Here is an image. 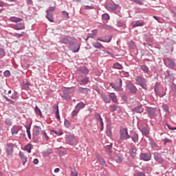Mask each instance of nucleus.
<instances>
[{
	"mask_svg": "<svg viewBox=\"0 0 176 176\" xmlns=\"http://www.w3.org/2000/svg\"><path fill=\"white\" fill-rule=\"evenodd\" d=\"M135 80L138 85H139V86H141L142 89H144L145 90H146L148 85H146V80L144 77L137 76L135 78Z\"/></svg>",
	"mask_w": 176,
	"mask_h": 176,
	"instance_id": "obj_1",
	"label": "nucleus"
},
{
	"mask_svg": "<svg viewBox=\"0 0 176 176\" xmlns=\"http://www.w3.org/2000/svg\"><path fill=\"white\" fill-rule=\"evenodd\" d=\"M56 10V6L50 7L49 10H46V19L50 21V23H53L54 21L53 20V12Z\"/></svg>",
	"mask_w": 176,
	"mask_h": 176,
	"instance_id": "obj_2",
	"label": "nucleus"
},
{
	"mask_svg": "<svg viewBox=\"0 0 176 176\" xmlns=\"http://www.w3.org/2000/svg\"><path fill=\"white\" fill-rule=\"evenodd\" d=\"M130 136L129 135V132L126 128L120 129V140H129Z\"/></svg>",
	"mask_w": 176,
	"mask_h": 176,
	"instance_id": "obj_3",
	"label": "nucleus"
},
{
	"mask_svg": "<svg viewBox=\"0 0 176 176\" xmlns=\"http://www.w3.org/2000/svg\"><path fill=\"white\" fill-rule=\"evenodd\" d=\"M110 86H111V87L116 91H120V90H122V80L120 78L118 79V82L116 84L111 83Z\"/></svg>",
	"mask_w": 176,
	"mask_h": 176,
	"instance_id": "obj_4",
	"label": "nucleus"
},
{
	"mask_svg": "<svg viewBox=\"0 0 176 176\" xmlns=\"http://www.w3.org/2000/svg\"><path fill=\"white\" fill-rule=\"evenodd\" d=\"M140 157L144 162H149L152 159V155L148 153H140Z\"/></svg>",
	"mask_w": 176,
	"mask_h": 176,
	"instance_id": "obj_5",
	"label": "nucleus"
},
{
	"mask_svg": "<svg viewBox=\"0 0 176 176\" xmlns=\"http://www.w3.org/2000/svg\"><path fill=\"white\" fill-rule=\"evenodd\" d=\"M105 8L107 10H109V12H113L118 9V5L108 3L106 5Z\"/></svg>",
	"mask_w": 176,
	"mask_h": 176,
	"instance_id": "obj_6",
	"label": "nucleus"
},
{
	"mask_svg": "<svg viewBox=\"0 0 176 176\" xmlns=\"http://www.w3.org/2000/svg\"><path fill=\"white\" fill-rule=\"evenodd\" d=\"M60 43H65V45H69L70 46H73L74 43H75V40L64 38L60 41Z\"/></svg>",
	"mask_w": 176,
	"mask_h": 176,
	"instance_id": "obj_7",
	"label": "nucleus"
},
{
	"mask_svg": "<svg viewBox=\"0 0 176 176\" xmlns=\"http://www.w3.org/2000/svg\"><path fill=\"white\" fill-rule=\"evenodd\" d=\"M12 28L16 31H21V30H25V26L24 25V23H19L13 25Z\"/></svg>",
	"mask_w": 176,
	"mask_h": 176,
	"instance_id": "obj_8",
	"label": "nucleus"
},
{
	"mask_svg": "<svg viewBox=\"0 0 176 176\" xmlns=\"http://www.w3.org/2000/svg\"><path fill=\"white\" fill-rule=\"evenodd\" d=\"M154 159L155 161H157L158 163H163L164 162V160L163 157H162V155L157 153H153Z\"/></svg>",
	"mask_w": 176,
	"mask_h": 176,
	"instance_id": "obj_9",
	"label": "nucleus"
},
{
	"mask_svg": "<svg viewBox=\"0 0 176 176\" xmlns=\"http://www.w3.org/2000/svg\"><path fill=\"white\" fill-rule=\"evenodd\" d=\"M6 153L8 156H12V155H13V144L7 145Z\"/></svg>",
	"mask_w": 176,
	"mask_h": 176,
	"instance_id": "obj_10",
	"label": "nucleus"
},
{
	"mask_svg": "<svg viewBox=\"0 0 176 176\" xmlns=\"http://www.w3.org/2000/svg\"><path fill=\"white\" fill-rule=\"evenodd\" d=\"M146 111L151 118H153V116H155V113H156V109L153 107H147Z\"/></svg>",
	"mask_w": 176,
	"mask_h": 176,
	"instance_id": "obj_11",
	"label": "nucleus"
},
{
	"mask_svg": "<svg viewBox=\"0 0 176 176\" xmlns=\"http://www.w3.org/2000/svg\"><path fill=\"white\" fill-rule=\"evenodd\" d=\"M127 89L131 93H137V87L131 83L128 84Z\"/></svg>",
	"mask_w": 176,
	"mask_h": 176,
	"instance_id": "obj_12",
	"label": "nucleus"
},
{
	"mask_svg": "<svg viewBox=\"0 0 176 176\" xmlns=\"http://www.w3.org/2000/svg\"><path fill=\"white\" fill-rule=\"evenodd\" d=\"M129 153L133 159H135V157H137V148H135V147L131 148L129 150Z\"/></svg>",
	"mask_w": 176,
	"mask_h": 176,
	"instance_id": "obj_13",
	"label": "nucleus"
},
{
	"mask_svg": "<svg viewBox=\"0 0 176 176\" xmlns=\"http://www.w3.org/2000/svg\"><path fill=\"white\" fill-rule=\"evenodd\" d=\"M74 47L72 49L73 53H78L80 49V45L79 44L76 43V41H74V43L73 45Z\"/></svg>",
	"mask_w": 176,
	"mask_h": 176,
	"instance_id": "obj_14",
	"label": "nucleus"
},
{
	"mask_svg": "<svg viewBox=\"0 0 176 176\" xmlns=\"http://www.w3.org/2000/svg\"><path fill=\"white\" fill-rule=\"evenodd\" d=\"M112 40V36H107L104 39H102L101 37H98L97 38V41H100V42H105L107 43H109Z\"/></svg>",
	"mask_w": 176,
	"mask_h": 176,
	"instance_id": "obj_15",
	"label": "nucleus"
},
{
	"mask_svg": "<svg viewBox=\"0 0 176 176\" xmlns=\"http://www.w3.org/2000/svg\"><path fill=\"white\" fill-rule=\"evenodd\" d=\"M133 112H136V113H142L144 112V108H142V105L137 106L133 109Z\"/></svg>",
	"mask_w": 176,
	"mask_h": 176,
	"instance_id": "obj_16",
	"label": "nucleus"
},
{
	"mask_svg": "<svg viewBox=\"0 0 176 176\" xmlns=\"http://www.w3.org/2000/svg\"><path fill=\"white\" fill-rule=\"evenodd\" d=\"M9 20L11 23H20V21H23V19L17 18L16 16L10 17Z\"/></svg>",
	"mask_w": 176,
	"mask_h": 176,
	"instance_id": "obj_17",
	"label": "nucleus"
},
{
	"mask_svg": "<svg viewBox=\"0 0 176 176\" xmlns=\"http://www.w3.org/2000/svg\"><path fill=\"white\" fill-rule=\"evenodd\" d=\"M19 156L22 160L23 166H25V162H27V157H25V155H24V153L21 151L19 153Z\"/></svg>",
	"mask_w": 176,
	"mask_h": 176,
	"instance_id": "obj_18",
	"label": "nucleus"
},
{
	"mask_svg": "<svg viewBox=\"0 0 176 176\" xmlns=\"http://www.w3.org/2000/svg\"><path fill=\"white\" fill-rule=\"evenodd\" d=\"M96 157L98 159V161L100 162V164H102V166H104V167H108V165H107L105 160H104L102 157H101L99 155H96Z\"/></svg>",
	"mask_w": 176,
	"mask_h": 176,
	"instance_id": "obj_19",
	"label": "nucleus"
},
{
	"mask_svg": "<svg viewBox=\"0 0 176 176\" xmlns=\"http://www.w3.org/2000/svg\"><path fill=\"white\" fill-rule=\"evenodd\" d=\"M19 131H20V128L17 126H14L11 129V133L12 135H14V134H18Z\"/></svg>",
	"mask_w": 176,
	"mask_h": 176,
	"instance_id": "obj_20",
	"label": "nucleus"
},
{
	"mask_svg": "<svg viewBox=\"0 0 176 176\" xmlns=\"http://www.w3.org/2000/svg\"><path fill=\"white\" fill-rule=\"evenodd\" d=\"M166 63L170 68H174L175 67V63L170 58H166Z\"/></svg>",
	"mask_w": 176,
	"mask_h": 176,
	"instance_id": "obj_21",
	"label": "nucleus"
},
{
	"mask_svg": "<svg viewBox=\"0 0 176 176\" xmlns=\"http://www.w3.org/2000/svg\"><path fill=\"white\" fill-rule=\"evenodd\" d=\"M54 111H56V119H58L60 120V114H59V110H58V104H54Z\"/></svg>",
	"mask_w": 176,
	"mask_h": 176,
	"instance_id": "obj_22",
	"label": "nucleus"
},
{
	"mask_svg": "<svg viewBox=\"0 0 176 176\" xmlns=\"http://www.w3.org/2000/svg\"><path fill=\"white\" fill-rule=\"evenodd\" d=\"M132 25L133 28L142 27V25H144V22H140V21H133Z\"/></svg>",
	"mask_w": 176,
	"mask_h": 176,
	"instance_id": "obj_23",
	"label": "nucleus"
},
{
	"mask_svg": "<svg viewBox=\"0 0 176 176\" xmlns=\"http://www.w3.org/2000/svg\"><path fill=\"white\" fill-rule=\"evenodd\" d=\"M41 130H42L41 126H35L34 131H33L34 135H38L39 134V133H41Z\"/></svg>",
	"mask_w": 176,
	"mask_h": 176,
	"instance_id": "obj_24",
	"label": "nucleus"
},
{
	"mask_svg": "<svg viewBox=\"0 0 176 176\" xmlns=\"http://www.w3.org/2000/svg\"><path fill=\"white\" fill-rule=\"evenodd\" d=\"M114 160L117 163H121V162H123V156L121 155H116L114 157Z\"/></svg>",
	"mask_w": 176,
	"mask_h": 176,
	"instance_id": "obj_25",
	"label": "nucleus"
},
{
	"mask_svg": "<svg viewBox=\"0 0 176 176\" xmlns=\"http://www.w3.org/2000/svg\"><path fill=\"white\" fill-rule=\"evenodd\" d=\"M94 47H96V49H104V47L102 45L101 43L97 41L96 43H93Z\"/></svg>",
	"mask_w": 176,
	"mask_h": 176,
	"instance_id": "obj_26",
	"label": "nucleus"
},
{
	"mask_svg": "<svg viewBox=\"0 0 176 176\" xmlns=\"http://www.w3.org/2000/svg\"><path fill=\"white\" fill-rule=\"evenodd\" d=\"M140 69L143 72H144V74H149V67H148V66L142 65L140 66Z\"/></svg>",
	"mask_w": 176,
	"mask_h": 176,
	"instance_id": "obj_27",
	"label": "nucleus"
},
{
	"mask_svg": "<svg viewBox=\"0 0 176 176\" xmlns=\"http://www.w3.org/2000/svg\"><path fill=\"white\" fill-rule=\"evenodd\" d=\"M159 86H160L159 82H157V83L155 84L154 90H155V92L157 94H158V96H160V97H162V96H164V94H162V95L160 94V91H159Z\"/></svg>",
	"mask_w": 176,
	"mask_h": 176,
	"instance_id": "obj_28",
	"label": "nucleus"
},
{
	"mask_svg": "<svg viewBox=\"0 0 176 176\" xmlns=\"http://www.w3.org/2000/svg\"><path fill=\"white\" fill-rule=\"evenodd\" d=\"M110 98H111L113 102H115L116 104L118 102V98H116V95H115L113 93H111L109 94Z\"/></svg>",
	"mask_w": 176,
	"mask_h": 176,
	"instance_id": "obj_29",
	"label": "nucleus"
},
{
	"mask_svg": "<svg viewBox=\"0 0 176 176\" xmlns=\"http://www.w3.org/2000/svg\"><path fill=\"white\" fill-rule=\"evenodd\" d=\"M32 149V144H28L25 146V151H27L28 153H31V150Z\"/></svg>",
	"mask_w": 176,
	"mask_h": 176,
	"instance_id": "obj_30",
	"label": "nucleus"
},
{
	"mask_svg": "<svg viewBox=\"0 0 176 176\" xmlns=\"http://www.w3.org/2000/svg\"><path fill=\"white\" fill-rule=\"evenodd\" d=\"M80 72H81L82 74H89V69L86 67H80Z\"/></svg>",
	"mask_w": 176,
	"mask_h": 176,
	"instance_id": "obj_31",
	"label": "nucleus"
},
{
	"mask_svg": "<svg viewBox=\"0 0 176 176\" xmlns=\"http://www.w3.org/2000/svg\"><path fill=\"white\" fill-rule=\"evenodd\" d=\"M102 98L104 102L109 104L111 102V99L109 96H107V95H102Z\"/></svg>",
	"mask_w": 176,
	"mask_h": 176,
	"instance_id": "obj_32",
	"label": "nucleus"
},
{
	"mask_svg": "<svg viewBox=\"0 0 176 176\" xmlns=\"http://www.w3.org/2000/svg\"><path fill=\"white\" fill-rule=\"evenodd\" d=\"M85 105L83 102L78 103L76 106V109H82V108H85Z\"/></svg>",
	"mask_w": 176,
	"mask_h": 176,
	"instance_id": "obj_33",
	"label": "nucleus"
},
{
	"mask_svg": "<svg viewBox=\"0 0 176 176\" xmlns=\"http://www.w3.org/2000/svg\"><path fill=\"white\" fill-rule=\"evenodd\" d=\"M26 133L29 140H31V126H26Z\"/></svg>",
	"mask_w": 176,
	"mask_h": 176,
	"instance_id": "obj_34",
	"label": "nucleus"
},
{
	"mask_svg": "<svg viewBox=\"0 0 176 176\" xmlns=\"http://www.w3.org/2000/svg\"><path fill=\"white\" fill-rule=\"evenodd\" d=\"M113 68H115L116 69H123V66H122V65H120V63H114Z\"/></svg>",
	"mask_w": 176,
	"mask_h": 176,
	"instance_id": "obj_35",
	"label": "nucleus"
},
{
	"mask_svg": "<svg viewBox=\"0 0 176 176\" xmlns=\"http://www.w3.org/2000/svg\"><path fill=\"white\" fill-rule=\"evenodd\" d=\"M34 111L36 113H38V115H39V116L42 118V111H41V109H39V107H38V106L35 107Z\"/></svg>",
	"mask_w": 176,
	"mask_h": 176,
	"instance_id": "obj_36",
	"label": "nucleus"
},
{
	"mask_svg": "<svg viewBox=\"0 0 176 176\" xmlns=\"http://www.w3.org/2000/svg\"><path fill=\"white\" fill-rule=\"evenodd\" d=\"M52 133H54V134H56V135H63V131L60 130L59 131H55L52 129L51 130Z\"/></svg>",
	"mask_w": 176,
	"mask_h": 176,
	"instance_id": "obj_37",
	"label": "nucleus"
},
{
	"mask_svg": "<svg viewBox=\"0 0 176 176\" xmlns=\"http://www.w3.org/2000/svg\"><path fill=\"white\" fill-rule=\"evenodd\" d=\"M109 107L111 112H115V111L118 109V106H116V104L110 105Z\"/></svg>",
	"mask_w": 176,
	"mask_h": 176,
	"instance_id": "obj_38",
	"label": "nucleus"
},
{
	"mask_svg": "<svg viewBox=\"0 0 176 176\" xmlns=\"http://www.w3.org/2000/svg\"><path fill=\"white\" fill-rule=\"evenodd\" d=\"M131 138L133 142H138V134L133 135Z\"/></svg>",
	"mask_w": 176,
	"mask_h": 176,
	"instance_id": "obj_39",
	"label": "nucleus"
},
{
	"mask_svg": "<svg viewBox=\"0 0 176 176\" xmlns=\"http://www.w3.org/2000/svg\"><path fill=\"white\" fill-rule=\"evenodd\" d=\"M24 34H25L24 32H22L21 34L14 33L13 36L16 38H21V36H23Z\"/></svg>",
	"mask_w": 176,
	"mask_h": 176,
	"instance_id": "obj_40",
	"label": "nucleus"
},
{
	"mask_svg": "<svg viewBox=\"0 0 176 176\" xmlns=\"http://www.w3.org/2000/svg\"><path fill=\"white\" fill-rule=\"evenodd\" d=\"M142 133L144 134V135H148L149 134V131L146 128L142 129Z\"/></svg>",
	"mask_w": 176,
	"mask_h": 176,
	"instance_id": "obj_41",
	"label": "nucleus"
},
{
	"mask_svg": "<svg viewBox=\"0 0 176 176\" xmlns=\"http://www.w3.org/2000/svg\"><path fill=\"white\" fill-rule=\"evenodd\" d=\"M78 90L81 91V93H87L89 91V89L83 87H80Z\"/></svg>",
	"mask_w": 176,
	"mask_h": 176,
	"instance_id": "obj_42",
	"label": "nucleus"
},
{
	"mask_svg": "<svg viewBox=\"0 0 176 176\" xmlns=\"http://www.w3.org/2000/svg\"><path fill=\"white\" fill-rule=\"evenodd\" d=\"M102 18L103 20H109L110 17H109V14H103L102 15Z\"/></svg>",
	"mask_w": 176,
	"mask_h": 176,
	"instance_id": "obj_43",
	"label": "nucleus"
},
{
	"mask_svg": "<svg viewBox=\"0 0 176 176\" xmlns=\"http://www.w3.org/2000/svg\"><path fill=\"white\" fill-rule=\"evenodd\" d=\"M89 82V78L86 77L85 78L81 80V85H86V83Z\"/></svg>",
	"mask_w": 176,
	"mask_h": 176,
	"instance_id": "obj_44",
	"label": "nucleus"
},
{
	"mask_svg": "<svg viewBox=\"0 0 176 176\" xmlns=\"http://www.w3.org/2000/svg\"><path fill=\"white\" fill-rule=\"evenodd\" d=\"M132 2H135V3H138V5H144L142 0H131Z\"/></svg>",
	"mask_w": 176,
	"mask_h": 176,
	"instance_id": "obj_45",
	"label": "nucleus"
},
{
	"mask_svg": "<svg viewBox=\"0 0 176 176\" xmlns=\"http://www.w3.org/2000/svg\"><path fill=\"white\" fill-rule=\"evenodd\" d=\"M117 25H118V27H124V25H126V24L124 23V22L120 21L118 22Z\"/></svg>",
	"mask_w": 176,
	"mask_h": 176,
	"instance_id": "obj_46",
	"label": "nucleus"
},
{
	"mask_svg": "<svg viewBox=\"0 0 176 176\" xmlns=\"http://www.w3.org/2000/svg\"><path fill=\"white\" fill-rule=\"evenodd\" d=\"M150 144L152 148H156V143L155 141H153V140H150Z\"/></svg>",
	"mask_w": 176,
	"mask_h": 176,
	"instance_id": "obj_47",
	"label": "nucleus"
},
{
	"mask_svg": "<svg viewBox=\"0 0 176 176\" xmlns=\"http://www.w3.org/2000/svg\"><path fill=\"white\" fill-rule=\"evenodd\" d=\"M72 176H78V171L76 170H72L71 171Z\"/></svg>",
	"mask_w": 176,
	"mask_h": 176,
	"instance_id": "obj_48",
	"label": "nucleus"
},
{
	"mask_svg": "<svg viewBox=\"0 0 176 176\" xmlns=\"http://www.w3.org/2000/svg\"><path fill=\"white\" fill-rule=\"evenodd\" d=\"M162 109H164V111L165 112H166L167 113H168V106H167V105H164V106L162 107Z\"/></svg>",
	"mask_w": 176,
	"mask_h": 176,
	"instance_id": "obj_49",
	"label": "nucleus"
},
{
	"mask_svg": "<svg viewBox=\"0 0 176 176\" xmlns=\"http://www.w3.org/2000/svg\"><path fill=\"white\" fill-rule=\"evenodd\" d=\"M65 127H67L68 129V127H69L70 124H69V121H68V120H65Z\"/></svg>",
	"mask_w": 176,
	"mask_h": 176,
	"instance_id": "obj_50",
	"label": "nucleus"
},
{
	"mask_svg": "<svg viewBox=\"0 0 176 176\" xmlns=\"http://www.w3.org/2000/svg\"><path fill=\"white\" fill-rule=\"evenodd\" d=\"M42 134L47 140H49V136H47V133L45 131H42Z\"/></svg>",
	"mask_w": 176,
	"mask_h": 176,
	"instance_id": "obj_51",
	"label": "nucleus"
},
{
	"mask_svg": "<svg viewBox=\"0 0 176 176\" xmlns=\"http://www.w3.org/2000/svg\"><path fill=\"white\" fill-rule=\"evenodd\" d=\"M10 76V72L9 70H6L4 72V76Z\"/></svg>",
	"mask_w": 176,
	"mask_h": 176,
	"instance_id": "obj_52",
	"label": "nucleus"
},
{
	"mask_svg": "<svg viewBox=\"0 0 176 176\" xmlns=\"http://www.w3.org/2000/svg\"><path fill=\"white\" fill-rule=\"evenodd\" d=\"M95 118L97 119V120H98V119L101 118V115H100L98 113H96Z\"/></svg>",
	"mask_w": 176,
	"mask_h": 176,
	"instance_id": "obj_53",
	"label": "nucleus"
},
{
	"mask_svg": "<svg viewBox=\"0 0 176 176\" xmlns=\"http://www.w3.org/2000/svg\"><path fill=\"white\" fill-rule=\"evenodd\" d=\"M166 126H167L168 129H169V130H176V127H173V126H170L168 124H166Z\"/></svg>",
	"mask_w": 176,
	"mask_h": 176,
	"instance_id": "obj_54",
	"label": "nucleus"
},
{
	"mask_svg": "<svg viewBox=\"0 0 176 176\" xmlns=\"http://www.w3.org/2000/svg\"><path fill=\"white\" fill-rule=\"evenodd\" d=\"M0 56H5V50L0 49Z\"/></svg>",
	"mask_w": 176,
	"mask_h": 176,
	"instance_id": "obj_55",
	"label": "nucleus"
},
{
	"mask_svg": "<svg viewBox=\"0 0 176 176\" xmlns=\"http://www.w3.org/2000/svg\"><path fill=\"white\" fill-rule=\"evenodd\" d=\"M98 120L100 122V126H104V122L102 121V118L100 117V118L98 119Z\"/></svg>",
	"mask_w": 176,
	"mask_h": 176,
	"instance_id": "obj_56",
	"label": "nucleus"
},
{
	"mask_svg": "<svg viewBox=\"0 0 176 176\" xmlns=\"http://www.w3.org/2000/svg\"><path fill=\"white\" fill-rule=\"evenodd\" d=\"M102 28H105L106 30H109V28H111V26L108 25H102Z\"/></svg>",
	"mask_w": 176,
	"mask_h": 176,
	"instance_id": "obj_57",
	"label": "nucleus"
},
{
	"mask_svg": "<svg viewBox=\"0 0 176 176\" xmlns=\"http://www.w3.org/2000/svg\"><path fill=\"white\" fill-rule=\"evenodd\" d=\"M136 176H145V173L142 172L138 173Z\"/></svg>",
	"mask_w": 176,
	"mask_h": 176,
	"instance_id": "obj_58",
	"label": "nucleus"
},
{
	"mask_svg": "<svg viewBox=\"0 0 176 176\" xmlns=\"http://www.w3.org/2000/svg\"><path fill=\"white\" fill-rule=\"evenodd\" d=\"M33 163L34 164H38V163H39V160L36 158L33 160Z\"/></svg>",
	"mask_w": 176,
	"mask_h": 176,
	"instance_id": "obj_59",
	"label": "nucleus"
},
{
	"mask_svg": "<svg viewBox=\"0 0 176 176\" xmlns=\"http://www.w3.org/2000/svg\"><path fill=\"white\" fill-rule=\"evenodd\" d=\"M76 115H78V111H76L75 110L73 111L72 116L74 117V116H76Z\"/></svg>",
	"mask_w": 176,
	"mask_h": 176,
	"instance_id": "obj_60",
	"label": "nucleus"
},
{
	"mask_svg": "<svg viewBox=\"0 0 176 176\" xmlns=\"http://www.w3.org/2000/svg\"><path fill=\"white\" fill-rule=\"evenodd\" d=\"M94 35H97L98 31L97 30H92Z\"/></svg>",
	"mask_w": 176,
	"mask_h": 176,
	"instance_id": "obj_61",
	"label": "nucleus"
},
{
	"mask_svg": "<svg viewBox=\"0 0 176 176\" xmlns=\"http://www.w3.org/2000/svg\"><path fill=\"white\" fill-rule=\"evenodd\" d=\"M85 9H87V10L93 9V7H91L90 6H85Z\"/></svg>",
	"mask_w": 176,
	"mask_h": 176,
	"instance_id": "obj_62",
	"label": "nucleus"
},
{
	"mask_svg": "<svg viewBox=\"0 0 176 176\" xmlns=\"http://www.w3.org/2000/svg\"><path fill=\"white\" fill-rule=\"evenodd\" d=\"M164 144H167V142H170V140H168V138H166L164 140Z\"/></svg>",
	"mask_w": 176,
	"mask_h": 176,
	"instance_id": "obj_63",
	"label": "nucleus"
},
{
	"mask_svg": "<svg viewBox=\"0 0 176 176\" xmlns=\"http://www.w3.org/2000/svg\"><path fill=\"white\" fill-rule=\"evenodd\" d=\"M60 172V168H56L54 169V173H59Z\"/></svg>",
	"mask_w": 176,
	"mask_h": 176,
	"instance_id": "obj_64",
	"label": "nucleus"
}]
</instances>
